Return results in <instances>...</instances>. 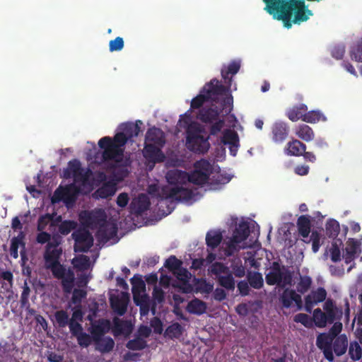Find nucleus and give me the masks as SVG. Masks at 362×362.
<instances>
[{
  "instance_id": "f257e3e1",
  "label": "nucleus",
  "mask_w": 362,
  "mask_h": 362,
  "mask_svg": "<svg viewBox=\"0 0 362 362\" xmlns=\"http://www.w3.org/2000/svg\"><path fill=\"white\" fill-rule=\"evenodd\" d=\"M141 120L133 122H126L120 125L121 132L117 133L113 138L104 136L98 141V146L103 150L99 163H105L108 161H114L109 165L108 168L114 170L118 163H120L124 157V146L127 141L133 137L137 136L141 132Z\"/></svg>"
},
{
  "instance_id": "f03ea898",
  "label": "nucleus",
  "mask_w": 362,
  "mask_h": 362,
  "mask_svg": "<svg viewBox=\"0 0 362 362\" xmlns=\"http://www.w3.org/2000/svg\"><path fill=\"white\" fill-rule=\"evenodd\" d=\"M228 93V88L216 78L211 79L202 88L199 95L191 101L192 109H199L205 102L209 100L216 101L219 96Z\"/></svg>"
},
{
  "instance_id": "7ed1b4c3",
  "label": "nucleus",
  "mask_w": 362,
  "mask_h": 362,
  "mask_svg": "<svg viewBox=\"0 0 362 362\" xmlns=\"http://www.w3.org/2000/svg\"><path fill=\"white\" fill-rule=\"evenodd\" d=\"M204 129L199 125L190 126L187 131L186 144L187 148L197 153L204 154L210 148L209 136L204 137L201 134Z\"/></svg>"
},
{
  "instance_id": "20e7f679",
  "label": "nucleus",
  "mask_w": 362,
  "mask_h": 362,
  "mask_svg": "<svg viewBox=\"0 0 362 362\" xmlns=\"http://www.w3.org/2000/svg\"><path fill=\"white\" fill-rule=\"evenodd\" d=\"M265 280L269 286L276 285L284 288L292 284L293 277L291 272L285 266H281L278 262H273L270 271L266 274Z\"/></svg>"
},
{
  "instance_id": "39448f33",
  "label": "nucleus",
  "mask_w": 362,
  "mask_h": 362,
  "mask_svg": "<svg viewBox=\"0 0 362 362\" xmlns=\"http://www.w3.org/2000/svg\"><path fill=\"white\" fill-rule=\"evenodd\" d=\"M160 200L171 199L175 201H189L192 199L194 193L192 189L183 187L182 185L170 187L164 185L159 191Z\"/></svg>"
},
{
  "instance_id": "423d86ee",
  "label": "nucleus",
  "mask_w": 362,
  "mask_h": 362,
  "mask_svg": "<svg viewBox=\"0 0 362 362\" xmlns=\"http://www.w3.org/2000/svg\"><path fill=\"white\" fill-rule=\"evenodd\" d=\"M211 170V165L208 160L204 159L198 160L194 163V170L188 174L187 181L202 185L208 181Z\"/></svg>"
},
{
  "instance_id": "0eeeda50",
  "label": "nucleus",
  "mask_w": 362,
  "mask_h": 362,
  "mask_svg": "<svg viewBox=\"0 0 362 362\" xmlns=\"http://www.w3.org/2000/svg\"><path fill=\"white\" fill-rule=\"evenodd\" d=\"M91 170L81 167L79 160L74 159L68 163V168L64 170L65 178L73 177L76 182L85 183L88 180Z\"/></svg>"
},
{
  "instance_id": "6e6552de",
  "label": "nucleus",
  "mask_w": 362,
  "mask_h": 362,
  "mask_svg": "<svg viewBox=\"0 0 362 362\" xmlns=\"http://www.w3.org/2000/svg\"><path fill=\"white\" fill-rule=\"evenodd\" d=\"M74 240V251L76 252H87L93 245L91 233L85 228H79L71 235Z\"/></svg>"
},
{
  "instance_id": "1a4fd4ad",
  "label": "nucleus",
  "mask_w": 362,
  "mask_h": 362,
  "mask_svg": "<svg viewBox=\"0 0 362 362\" xmlns=\"http://www.w3.org/2000/svg\"><path fill=\"white\" fill-rule=\"evenodd\" d=\"M279 300L284 308H290L294 303L298 310L303 308L301 296L293 289L286 288L279 297Z\"/></svg>"
},
{
  "instance_id": "9d476101",
  "label": "nucleus",
  "mask_w": 362,
  "mask_h": 362,
  "mask_svg": "<svg viewBox=\"0 0 362 362\" xmlns=\"http://www.w3.org/2000/svg\"><path fill=\"white\" fill-rule=\"evenodd\" d=\"M333 340L334 337L327 333L318 334L316 339L317 346L322 351L325 358L330 362L334 358L332 346Z\"/></svg>"
},
{
  "instance_id": "9b49d317",
  "label": "nucleus",
  "mask_w": 362,
  "mask_h": 362,
  "mask_svg": "<svg viewBox=\"0 0 362 362\" xmlns=\"http://www.w3.org/2000/svg\"><path fill=\"white\" fill-rule=\"evenodd\" d=\"M327 297V291L322 287L313 290L305 297V310L311 313L315 305L323 302Z\"/></svg>"
},
{
  "instance_id": "f8f14e48",
  "label": "nucleus",
  "mask_w": 362,
  "mask_h": 362,
  "mask_svg": "<svg viewBox=\"0 0 362 362\" xmlns=\"http://www.w3.org/2000/svg\"><path fill=\"white\" fill-rule=\"evenodd\" d=\"M81 218L85 225L90 228H96L102 226L106 221V215L102 211H85L83 215H81Z\"/></svg>"
},
{
  "instance_id": "ddd939ff",
  "label": "nucleus",
  "mask_w": 362,
  "mask_h": 362,
  "mask_svg": "<svg viewBox=\"0 0 362 362\" xmlns=\"http://www.w3.org/2000/svg\"><path fill=\"white\" fill-rule=\"evenodd\" d=\"M289 134V127L287 123L278 121L272 127V139L276 144L283 143Z\"/></svg>"
},
{
  "instance_id": "4468645a",
  "label": "nucleus",
  "mask_w": 362,
  "mask_h": 362,
  "mask_svg": "<svg viewBox=\"0 0 362 362\" xmlns=\"http://www.w3.org/2000/svg\"><path fill=\"white\" fill-rule=\"evenodd\" d=\"M59 243L54 239L51 243H48L45 252V260L46 265L58 263L62 250L59 247Z\"/></svg>"
},
{
  "instance_id": "2eb2a0df",
  "label": "nucleus",
  "mask_w": 362,
  "mask_h": 362,
  "mask_svg": "<svg viewBox=\"0 0 362 362\" xmlns=\"http://www.w3.org/2000/svg\"><path fill=\"white\" fill-rule=\"evenodd\" d=\"M117 223L105 221L98 228L96 236L100 241L107 242L117 235Z\"/></svg>"
},
{
  "instance_id": "dca6fc26",
  "label": "nucleus",
  "mask_w": 362,
  "mask_h": 362,
  "mask_svg": "<svg viewBox=\"0 0 362 362\" xmlns=\"http://www.w3.org/2000/svg\"><path fill=\"white\" fill-rule=\"evenodd\" d=\"M150 206L148 197L144 194H139L137 198H134L130 203L129 210L131 214L135 215H141L147 211Z\"/></svg>"
},
{
  "instance_id": "f3484780",
  "label": "nucleus",
  "mask_w": 362,
  "mask_h": 362,
  "mask_svg": "<svg viewBox=\"0 0 362 362\" xmlns=\"http://www.w3.org/2000/svg\"><path fill=\"white\" fill-rule=\"evenodd\" d=\"M221 142L225 145H229V150L233 156H235L239 147V136L236 132L226 129L223 134Z\"/></svg>"
},
{
  "instance_id": "a211bd4d",
  "label": "nucleus",
  "mask_w": 362,
  "mask_h": 362,
  "mask_svg": "<svg viewBox=\"0 0 362 362\" xmlns=\"http://www.w3.org/2000/svg\"><path fill=\"white\" fill-rule=\"evenodd\" d=\"M165 178L169 186H180L187 182L188 173L177 169L170 170L166 173Z\"/></svg>"
},
{
  "instance_id": "6ab92c4d",
  "label": "nucleus",
  "mask_w": 362,
  "mask_h": 362,
  "mask_svg": "<svg viewBox=\"0 0 362 362\" xmlns=\"http://www.w3.org/2000/svg\"><path fill=\"white\" fill-rule=\"evenodd\" d=\"M102 337L103 336L93 337L95 350L101 354L110 353L114 349L115 341L110 337Z\"/></svg>"
},
{
  "instance_id": "aec40b11",
  "label": "nucleus",
  "mask_w": 362,
  "mask_h": 362,
  "mask_svg": "<svg viewBox=\"0 0 362 362\" xmlns=\"http://www.w3.org/2000/svg\"><path fill=\"white\" fill-rule=\"evenodd\" d=\"M240 69V62L237 60H233L230 62L227 66L224 65L221 69V76L224 82L228 85V90L230 86L232 77L236 74Z\"/></svg>"
},
{
  "instance_id": "412c9836",
  "label": "nucleus",
  "mask_w": 362,
  "mask_h": 362,
  "mask_svg": "<svg viewBox=\"0 0 362 362\" xmlns=\"http://www.w3.org/2000/svg\"><path fill=\"white\" fill-rule=\"evenodd\" d=\"M306 151V145L300 141L293 139L287 143L284 152L286 155L293 156H300Z\"/></svg>"
},
{
  "instance_id": "4be33fe9",
  "label": "nucleus",
  "mask_w": 362,
  "mask_h": 362,
  "mask_svg": "<svg viewBox=\"0 0 362 362\" xmlns=\"http://www.w3.org/2000/svg\"><path fill=\"white\" fill-rule=\"evenodd\" d=\"M157 146V144L151 143L146 144L144 148L145 156L154 162H163L165 159V156Z\"/></svg>"
},
{
  "instance_id": "5701e85b",
  "label": "nucleus",
  "mask_w": 362,
  "mask_h": 362,
  "mask_svg": "<svg viewBox=\"0 0 362 362\" xmlns=\"http://www.w3.org/2000/svg\"><path fill=\"white\" fill-rule=\"evenodd\" d=\"M220 112L216 108H202L197 115V119L206 124H212L219 117Z\"/></svg>"
},
{
  "instance_id": "b1692460",
  "label": "nucleus",
  "mask_w": 362,
  "mask_h": 362,
  "mask_svg": "<svg viewBox=\"0 0 362 362\" xmlns=\"http://www.w3.org/2000/svg\"><path fill=\"white\" fill-rule=\"evenodd\" d=\"M332 352L337 356L344 355L348 347V339L346 334H340L334 339L332 342Z\"/></svg>"
},
{
  "instance_id": "393cba45",
  "label": "nucleus",
  "mask_w": 362,
  "mask_h": 362,
  "mask_svg": "<svg viewBox=\"0 0 362 362\" xmlns=\"http://www.w3.org/2000/svg\"><path fill=\"white\" fill-rule=\"evenodd\" d=\"M116 192V183L112 181L105 182L94 193L96 197L106 199L115 194Z\"/></svg>"
},
{
  "instance_id": "a878e982",
  "label": "nucleus",
  "mask_w": 362,
  "mask_h": 362,
  "mask_svg": "<svg viewBox=\"0 0 362 362\" xmlns=\"http://www.w3.org/2000/svg\"><path fill=\"white\" fill-rule=\"evenodd\" d=\"M308 107L305 104H298L289 108L286 113L287 117L292 122H297L299 119L303 120Z\"/></svg>"
},
{
  "instance_id": "bb28decb",
  "label": "nucleus",
  "mask_w": 362,
  "mask_h": 362,
  "mask_svg": "<svg viewBox=\"0 0 362 362\" xmlns=\"http://www.w3.org/2000/svg\"><path fill=\"white\" fill-rule=\"evenodd\" d=\"M250 226L247 221H242L238 223L233 231V236L235 242H243L250 235Z\"/></svg>"
},
{
  "instance_id": "cd10ccee",
  "label": "nucleus",
  "mask_w": 362,
  "mask_h": 362,
  "mask_svg": "<svg viewBox=\"0 0 362 362\" xmlns=\"http://www.w3.org/2000/svg\"><path fill=\"white\" fill-rule=\"evenodd\" d=\"M146 141L162 146L165 144V140L161 129L156 127L148 129L146 134Z\"/></svg>"
},
{
  "instance_id": "c85d7f7f",
  "label": "nucleus",
  "mask_w": 362,
  "mask_h": 362,
  "mask_svg": "<svg viewBox=\"0 0 362 362\" xmlns=\"http://www.w3.org/2000/svg\"><path fill=\"white\" fill-rule=\"evenodd\" d=\"M297 228L300 236L305 238L309 236L311 229L310 217L307 215H302L297 220Z\"/></svg>"
},
{
  "instance_id": "c756f323",
  "label": "nucleus",
  "mask_w": 362,
  "mask_h": 362,
  "mask_svg": "<svg viewBox=\"0 0 362 362\" xmlns=\"http://www.w3.org/2000/svg\"><path fill=\"white\" fill-rule=\"evenodd\" d=\"M206 308L205 302L195 298L188 303L186 310L191 314L200 315L206 312Z\"/></svg>"
},
{
  "instance_id": "7c9ffc66",
  "label": "nucleus",
  "mask_w": 362,
  "mask_h": 362,
  "mask_svg": "<svg viewBox=\"0 0 362 362\" xmlns=\"http://www.w3.org/2000/svg\"><path fill=\"white\" fill-rule=\"evenodd\" d=\"M296 135L300 139L309 142L313 140L315 133L313 129L307 124H300L296 129Z\"/></svg>"
},
{
  "instance_id": "2f4dec72",
  "label": "nucleus",
  "mask_w": 362,
  "mask_h": 362,
  "mask_svg": "<svg viewBox=\"0 0 362 362\" xmlns=\"http://www.w3.org/2000/svg\"><path fill=\"white\" fill-rule=\"evenodd\" d=\"M226 275L218 276L217 279L218 284L228 291H234L235 288V281L232 273L229 271Z\"/></svg>"
},
{
  "instance_id": "473e14b6",
  "label": "nucleus",
  "mask_w": 362,
  "mask_h": 362,
  "mask_svg": "<svg viewBox=\"0 0 362 362\" xmlns=\"http://www.w3.org/2000/svg\"><path fill=\"white\" fill-rule=\"evenodd\" d=\"M223 239L221 233L217 231H209L206 235V243L208 247L214 250L216 248Z\"/></svg>"
},
{
  "instance_id": "72a5a7b5",
  "label": "nucleus",
  "mask_w": 362,
  "mask_h": 362,
  "mask_svg": "<svg viewBox=\"0 0 362 362\" xmlns=\"http://www.w3.org/2000/svg\"><path fill=\"white\" fill-rule=\"evenodd\" d=\"M247 279L250 286L253 288L259 289L264 285L262 275L258 272H248Z\"/></svg>"
},
{
  "instance_id": "f704fd0d",
  "label": "nucleus",
  "mask_w": 362,
  "mask_h": 362,
  "mask_svg": "<svg viewBox=\"0 0 362 362\" xmlns=\"http://www.w3.org/2000/svg\"><path fill=\"white\" fill-rule=\"evenodd\" d=\"M110 329V322L108 320H100L97 325L93 326L91 334L94 336H103Z\"/></svg>"
},
{
  "instance_id": "c9c22d12",
  "label": "nucleus",
  "mask_w": 362,
  "mask_h": 362,
  "mask_svg": "<svg viewBox=\"0 0 362 362\" xmlns=\"http://www.w3.org/2000/svg\"><path fill=\"white\" fill-rule=\"evenodd\" d=\"M15 349V344L12 341H1L0 342V362L7 360Z\"/></svg>"
},
{
  "instance_id": "e433bc0d",
  "label": "nucleus",
  "mask_w": 362,
  "mask_h": 362,
  "mask_svg": "<svg viewBox=\"0 0 362 362\" xmlns=\"http://www.w3.org/2000/svg\"><path fill=\"white\" fill-rule=\"evenodd\" d=\"M62 217L59 216L57 218L56 220H53L52 215L49 214H46L44 216H42L39 218L37 221V230L42 231L44 230L47 226L50 223L51 226H54L56 225V222L61 221Z\"/></svg>"
},
{
  "instance_id": "4c0bfd02",
  "label": "nucleus",
  "mask_w": 362,
  "mask_h": 362,
  "mask_svg": "<svg viewBox=\"0 0 362 362\" xmlns=\"http://www.w3.org/2000/svg\"><path fill=\"white\" fill-rule=\"evenodd\" d=\"M110 304L114 311L122 316L125 314L127 309V300L124 298H110Z\"/></svg>"
},
{
  "instance_id": "58836bf2",
  "label": "nucleus",
  "mask_w": 362,
  "mask_h": 362,
  "mask_svg": "<svg viewBox=\"0 0 362 362\" xmlns=\"http://www.w3.org/2000/svg\"><path fill=\"white\" fill-rule=\"evenodd\" d=\"M62 286L64 293H70L74 286L75 276L71 270H68L66 275L62 279Z\"/></svg>"
},
{
  "instance_id": "ea45409f",
  "label": "nucleus",
  "mask_w": 362,
  "mask_h": 362,
  "mask_svg": "<svg viewBox=\"0 0 362 362\" xmlns=\"http://www.w3.org/2000/svg\"><path fill=\"white\" fill-rule=\"evenodd\" d=\"M113 332L115 335H119L124 333V331L129 332L131 328V324L127 320H120L118 317L113 319Z\"/></svg>"
},
{
  "instance_id": "a19ab883",
  "label": "nucleus",
  "mask_w": 362,
  "mask_h": 362,
  "mask_svg": "<svg viewBox=\"0 0 362 362\" xmlns=\"http://www.w3.org/2000/svg\"><path fill=\"white\" fill-rule=\"evenodd\" d=\"M320 120L325 121L326 117L320 110H307L303 118V122L312 124L318 122Z\"/></svg>"
},
{
  "instance_id": "79ce46f5",
  "label": "nucleus",
  "mask_w": 362,
  "mask_h": 362,
  "mask_svg": "<svg viewBox=\"0 0 362 362\" xmlns=\"http://www.w3.org/2000/svg\"><path fill=\"white\" fill-rule=\"evenodd\" d=\"M153 301L151 306V313L153 315L156 314L157 303H162L165 300V293L160 288L155 286L153 291Z\"/></svg>"
},
{
  "instance_id": "37998d69",
  "label": "nucleus",
  "mask_w": 362,
  "mask_h": 362,
  "mask_svg": "<svg viewBox=\"0 0 362 362\" xmlns=\"http://www.w3.org/2000/svg\"><path fill=\"white\" fill-rule=\"evenodd\" d=\"M313 284L310 276L305 275L300 276L299 281L297 284V291L301 294H304L309 291Z\"/></svg>"
},
{
  "instance_id": "c03bdc74",
  "label": "nucleus",
  "mask_w": 362,
  "mask_h": 362,
  "mask_svg": "<svg viewBox=\"0 0 362 362\" xmlns=\"http://www.w3.org/2000/svg\"><path fill=\"white\" fill-rule=\"evenodd\" d=\"M312 319L313 324L315 323L317 327H325L328 323L325 313H323L320 308L314 310Z\"/></svg>"
},
{
  "instance_id": "a18cd8bd",
  "label": "nucleus",
  "mask_w": 362,
  "mask_h": 362,
  "mask_svg": "<svg viewBox=\"0 0 362 362\" xmlns=\"http://www.w3.org/2000/svg\"><path fill=\"white\" fill-rule=\"evenodd\" d=\"M131 284L132 285V291L133 296H134V293H142L145 292L146 285L141 276L134 275L131 279Z\"/></svg>"
},
{
  "instance_id": "49530a36",
  "label": "nucleus",
  "mask_w": 362,
  "mask_h": 362,
  "mask_svg": "<svg viewBox=\"0 0 362 362\" xmlns=\"http://www.w3.org/2000/svg\"><path fill=\"white\" fill-rule=\"evenodd\" d=\"M23 235L18 237H14L11 239V247H10V255L14 259L18 258V247L20 245H22L23 250L25 249V243L23 241Z\"/></svg>"
},
{
  "instance_id": "de8ad7c7",
  "label": "nucleus",
  "mask_w": 362,
  "mask_h": 362,
  "mask_svg": "<svg viewBox=\"0 0 362 362\" xmlns=\"http://www.w3.org/2000/svg\"><path fill=\"white\" fill-rule=\"evenodd\" d=\"M349 354L353 361H358L361 358L362 348L357 341H354L350 342Z\"/></svg>"
},
{
  "instance_id": "09e8293b",
  "label": "nucleus",
  "mask_w": 362,
  "mask_h": 362,
  "mask_svg": "<svg viewBox=\"0 0 362 362\" xmlns=\"http://www.w3.org/2000/svg\"><path fill=\"white\" fill-rule=\"evenodd\" d=\"M54 317L58 326L61 328L66 327L70 322L69 316L67 312L64 310L56 311Z\"/></svg>"
},
{
  "instance_id": "8fccbe9b",
  "label": "nucleus",
  "mask_w": 362,
  "mask_h": 362,
  "mask_svg": "<svg viewBox=\"0 0 362 362\" xmlns=\"http://www.w3.org/2000/svg\"><path fill=\"white\" fill-rule=\"evenodd\" d=\"M47 268L49 269L53 276L58 279H61L62 277L66 275L68 272L59 262L47 264Z\"/></svg>"
},
{
  "instance_id": "3c124183",
  "label": "nucleus",
  "mask_w": 362,
  "mask_h": 362,
  "mask_svg": "<svg viewBox=\"0 0 362 362\" xmlns=\"http://www.w3.org/2000/svg\"><path fill=\"white\" fill-rule=\"evenodd\" d=\"M340 230L339 223L334 219H329L326 223V232L329 237L335 238Z\"/></svg>"
},
{
  "instance_id": "603ef678",
  "label": "nucleus",
  "mask_w": 362,
  "mask_h": 362,
  "mask_svg": "<svg viewBox=\"0 0 362 362\" xmlns=\"http://www.w3.org/2000/svg\"><path fill=\"white\" fill-rule=\"evenodd\" d=\"M146 346V341L142 338L137 337L127 341L126 347L129 350L141 351Z\"/></svg>"
},
{
  "instance_id": "864d4df0",
  "label": "nucleus",
  "mask_w": 362,
  "mask_h": 362,
  "mask_svg": "<svg viewBox=\"0 0 362 362\" xmlns=\"http://www.w3.org/2000/svg\"><path fill=\"white\" fill-rule=\"evenodd\" d=\"M182 262L178 259L175 255L170 256L164 264V266L173 274L177 271L182 267Z\"/></svg>"
},
{
  "instance_id": "5fc2aeb1",
  "label": "nucleus",
  "mask_w": 362,
  "mask_h": 362,
  "mask_svg": "<svg viewBox=\"0 0 362 362\" xmlns=\"http://www.w3.org/2000/svg\"><path fill=\"white\" fill-rule=\"evenodd\" d=\"M209 271L216 276V279L218 276H222L221 274H226L229 272V268L225 266L221 262H215L211 264Z\"/></svg>"
},
{
  "instance_id": "6e6d98bb",
  "label": "nucleus",
  "mask_w": 362,
  "mask_h": 362,
  "mask_svg": "<svg viewBox=\"0 0 362 362\" xmlns=\"http://www.w3.org/2000/svg\"><path fill=\"white\" fill-rule=\"evenodd\" d=\"M293 321L302 324L307 328L313 327V319L308 315L305 313H298L293 317Z\"/></svg>"
},
{
  "instance_id": "4d7b16f0",
  "label": "nucleus",
  "mask_w": 362,
  "mask_h": 362,
  "mask_svg": "<svg viewBox=\"0 0 362 362\" xmlns=\"http://www.w3.org/2000/svg\"><path fill=\"white\" fill-rule=\"evenodd\" d=\"M76 227V223L74 221H64L59 226V232L62 235H66Z\"/></svg>"
},
{
  "instance_id": "13d9d810",
  "label": "nucleus",
  "mask_w": 362,
  "mask_h": 362,
  "mask_svg": "<svg viewBox=\"0 0 362 362\" xmlns=\"http://www.w3.org/2000/svg\"><path fill=\"white\" fill-rule=\"evenodd\" d=\"M166 332L171 338H178L182 334V327L178 322H175L168 327Z\"/></svg>"
},
{
  "instance_id": "bf43d9fd",
  "label": "nucleus",
  "mask_w": 362,
  "mask_h": 362,
  "mask_svg": "<svg viewBox=\"0 0 362 362\" xmlns=\"http://www.w3.org/2000/svg\"><path fill=\"white\" fill-rule=\"evenodd\" d=\"M173 274L180 281L182 282L184 284H188L191 278L190 272L182 267L177 271L174 272Z\"/></svg>"
},
{
  "instance_id": "052dcab7",
  "label": "nucleus",
  "mask_w": 362,
  "mask_h": 362,
  "mask_svg": "<svg viewBox=\"0 0 362 362\" xmlns=\"http://www.w3.org/2000/svg\"><path fill=\"white\" fill-rule=\"evenodd\" d=\"M87 296V292L83 289H78L75 288L73 291V294L71 297V302L74 305H80L81 301L83 298H85Z\"/></svg>"
},
{
  "instance_id": "680f3d73",
  "label": "nucleus",
  "mask_w": 362,
  "mask_h": 362,
  "mask_svg": "<svg viewBox=\"0 0 362 362\" xmlns=\"http://www.w3.org/2000/svg\"><path fill=\"white\" fill-rule=\"evenodd\" d=\"M76 339L78 345L84 348H87L88 346H89L91 344L92 341H93V335L90 336L86 332H82L81 334H80L78 336L76 337Z\"/></svg>"
},
{
  "instance_id": "e2e57ef3",
  "label": "nucleus",
  "mask_w": 362,
  "mask_h": 362,
  "mask_svg": "<svg viewBox=\"0 0 362 362\" xmlns=\"http://www.w3.org/2000/svg\"><path fill=\"white\" fill-rule=\"evenodd\" d=\"M133 300L137 306L151 303L149 296L145 293V292L142 293H134V296H133Z\"/></svg>"
},
{
  "instance_id": "0e129e2a",
  "label": "nucleus",
  "mask_w": 362,
  "mask_h": 362,
  "mask_svg": "<svg viewBox=\"0 0 362 362\" xmlns=\"http://www.w3.org/2000/svg\"><path fill=\"white\" fill-rule=\"evenodd\" d=\"M124 40L121 37H117L115 40L109 42V49L110 52L120 51L124 47Z\"/></svg>"
},
{
  "instance_id": "69168bd1",
  "label": "nucleus",
  "mask_w": 362,
  "mask_h": 362,
  "mask_svg": "<svg viewBox=\"0 0 362 362\" xmlns=\"http://www.w3.org/2000/svg\"><path fill=\"white\" fill-rule=\"evenodd\" d=\"M224 126L223 119H218L212 123V125L210 127V134L211 135H217L222 129Z\"/></svg>"
},
{
  "instance_id": "338daca9",
  "label": "nucleus",
  "mask_w": 362,
  "mask_h": 362,
  "mask_svg": "<svg viewBox=\"0 0 362 362\" xmlns=\"http://www.w3.org/2000/svg\"><path fill=\"white\" fill-rule=\"evenodd\" d=\"M351 57L357 62H362V40L358 42L351 52Z\"/></svg>"
},
{
  "instance_id": "774afa93",
  "label": "nucleus",
  "mask_w": 362,
  "mask_h": 362,
  "mask_svg": "<svg viewBox=\"0 0 362 362\" xmlns=\"http://www.w3.org/2000/svg\"><path fill=\"white\" fill-rule=\"evenodd\" d=\"M69 327L70 332L74 337H77L83 332L82 325L78 322L70 321L68 325Z\"/></svg>"
}]
</instances>
